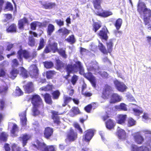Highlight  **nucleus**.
<instances>
[{"label": "nucleus", "mask_w": 151, "mask_h": 151, "mask_svg": "<svg viewBox=\"0 0 151 151\" xmlns=\"http://www.w3.org/2000/svg\"><path fill=\"white\" fill-rule=\"evenodd\" d=\"M45 44L44 39L42 38L40 39L39 43V45L38 46L37 50H40L42 49L44 47Z\"/></svg>", "instance_id": "37998d69"}, {"label": "nucleus", "mask_w": 151, "mask_h": 151, "mask_svg": "<svg viewBox=\"0 0 151 151\" xmlns=\"http://www.w3.org/2000/svg\"><path fill=\"white\" fill-rule=\"evenodd\" d=\"M65 69L68 75L79 71L80 74L83 75L85 77L90 81L93 86L95 87L96 83L95 77L90 72L84 73L83 68L80 62L77 61L73 65L68 64L67 65Z\"/></svg>", "instance_id": "f257e3e1"}, {"label": "nucleus", "mask_w": 151, "mask_h": 151, "mask_svg": "<svg viewBox=\"0 0 151 151\" xmlns=\"http://www.w3.org/2000/svg\"><path fill=\"white\" fill-rule=\"evenodd\" d=\"M52 117L54 120V123L57 124H59L60 122V121L59 117L58 116V115L59 114L58 112L55 111H52Z\"/></svg>", "instance_id": "412c9836"}, {"label": "nucleus", "mask_w": 151, "mask_h": 151, "mask_svg": "<svg viewBox=\"0 0 151 151\" xmlns=\"http://www.w3.org/2000/svg\"><path fill=\"white\" fill-rule=\"evenodd\" d=\"M65 40L71 44L74 43L76 41V39L73 35L69 36L67 38L65 39Z\"/></svg>", "instance_id": "2f4dec72"}, {"label": "nucleus", "mask_w": 151, "mask_h": 151, "mask_svg": "<svg viewBox=\"0 0 151 151\" xmlns=\"http://www.w3.org/2000/svg\"><path fill=\"white\" fill-rule=\"evenodd\" d=\"M56 72L53 70H50L47 71L46 73V77L47 78H51L53 75L55 74Z\"/></svg>", "instance_id": "49530a36"}, {"label": "nucleus", "mask_w": 151, "mask_h": 151, "mask_svg": "<svg viewBox=\"0 0 151 151\" xmlns=\"http://www.w3.org/2000/svg\"><path fill=\"white\" fill-rule=\"evenodd\" d=\"M101 0H93V3L94 8L96 9H99L100 7V3Z\"/></svg>", "instance_id": "58836bf2"}, {"label": "nucleus", "mask_w": 151, "mask_h": 151, "mask_svg": "<svg viewBox=\"0 0 151 151\" xmlns=\"http://www.w3.org/2000/svg\"><path fill=\"white\" fill-rule=\"evenodd\" d=\"M122 22V19L120 18H119L116 20L115 24V26L117 30H118L121 27Z\"/></svg>", "instance_id": "c9c22d12"}, {"label": "nucleus", "mask_w": 151, "mask_h": 151, "mask_svg": "<svg viewBox=\"0 0 151 151\" xmlns=\"http://www.w3.org/2000/svg\"><path fill=\"white\" fill-rule=\"evenodd\" d=\"M58 32L62 35V37L65 38L70 33V31L65 27L60 29L58 31Z\"/></svg>", "instance_id": "4be33fe9"}, {"label": "nucleus", "mask_w": 151, "mask_h": 151, "mask_svg": "<svg viewBox=\"0 0 151 151\" xmlns=\"http://www.w3.org/2000/svg\"><path fill=\"white\" fill-rule=\"evenodd\" d=\"M81 94L86 97H89L92 95V93L88 91L84 92V91H82Z\"/></svg>", "instance_id": "680f3d73"}, {"label": "nucleus", "mask_w": 151, "mask_h": 151, "mask_svg": "<svg viewBox=\"0 0 151 151\" xmlns=\"http://www.w3.org/2000/svg\"><path fill=\"white\" fill-rule=\"evenodd\" d=\"M132 151H149L150 149L147 147L142 146L140 147H138L137 146L135 145H132Z\"/></svg>", "instance_id": "4468645a"}, {"label": "nucleus", "mask_w": 151, "mask_h": 151, "mask_svg": "<svg viewBox=\"0 0 151 151\" xmlns=\"http://www.w3.org/2000/svg\"><path fill=\"white\" fill-rule=\"evenodd\" d=\"M135 124V121L132 118H130L128 120V125L129 127L132 126Z\"/></svg>", "instance_id": "4d7b16f0"}, {"label": "nucleus", "mask_w": 151, "mask_h": 151, "mask_svg": "<svg viewBox=\"0 0 151 151\" xmlns=\"http://www.w3.org/2000/svg\"><path fill=\"white\" fill-rule=\"evenodd\" d=\"M143 121L145 122H147L148 120H149L150 119L149 117L147 114L145 113L142 116Z\"/></svg>", "instance_id": "052dcab7"}, {"label": "nucleus", "mask_w": 151, "mask_h": 151, "mask_svg": "<svg viewBox=\"0 0 151 151\" xmlns=\"http://www.w3.org/2000/svg\"><path fill=\"white\" fill-rule=\"evenodd\" d=\"M25 91L27 93H30L33 92L34 91V87L33 83L32 82H29L26 85L23 86Z\"/></svg>", "instance_id": "9b49d317"}, {"label": "nucleus", "mask_w": 151, "mask_h": 151, "mask_svg": "<svg viewBox=\"0 0 151 151\" xmlns=\"http://www.w3.org/2000/svg\"><path fill=\"white\" fill-rule=\"evenodd\" d=\"M12 61V65L13 68L10 71L9 77L12 79H14L17 77L19 73V70L14 68L17 67L19 65V63L17 60L16 59H13Z\"/></svg>", "instance_id": "39448f33"}, {"label": "nucleus", "mask_w": 151, "mask_h": 151, "mask_svg": "<svg viewBox=\"0 0 151 151\" xmlns=\"http://www.w3.org/2000/svg\"><path fill=\"white\" fill-rule=\"evenodd\" d=\"M52 89V86L47 85L46 86H43L40 88V90L42 91H48Z\"/></svg>", "instance_id": "8fccbe9b"}, {"label": "nucleus", "mask_w": 151, "mask_h": 151, "mask_svg": "<svg viewBox=\"0 0 151 151\" xmlns=\"http://www.w3.org/2000/svg\"><path fill=\"white\" fill-rule=\"evenodd\" d=\"M60 93L58 90L54 91L52 93V98L54 99H57L60 96Z\"/></svg>", "instance_id": "79ce46f5"}, {"label": "nucleus", "mask_w": 151, "mask_h": 151, "mask_svg": "<svg viewBox=\"0 0 151 151\" xmlns=\"http://www.w3.org/2000/svg\"><path fill=\"white\" fill-rule=\"evenodd\" d=\"M16 96H19L22 95L23 92L18 87H17L16 89Z\"/></svg>", "instance_id": "3c124183"}, {"label": "nucleus", "mask_w": 151, "mask_h": 151, "mask_svg": "<svg viewBox=\"0 0 151 151\" xmlns=\"http://www.w3.org/2000/svg\"><path fill=\"white\" fill-rule=\"evenodd\" d=\"M78 80V76L76 75H74L72 77L71 82L73 85H75Z\"/></svg>", "instance_id": "bf43d9fd"}, {"label": "nucleus", "mask_w": 151, "mask_h": 151, "mask_svg": "<svg viewBox=\"0 0 151 151\" xmlns=\"http://www.w3.org/2000/svg\"><path fill=\"white\" fill-rule=\"evenodd\" d=\"M64 103L62 106H65L68 104L72 100V98L67 95H64L63 97Z\"/></svg>", "instance_id": "f704fd0d"}, {"label": "nucleus", "mask_w": 151, "mask_h": 151, "mask_svg": "<svg viewBox=\"0 0 151 151\" xmlns=\"http://www.w3.org/2000/svg\"><path fill=\"white\" fill-rule=\"evenodd\" d=\"M5 107V101L3 100H1L0 101V109L1 110H3L4 108Z\"/></svg>", "instance_id": "e2e57ef3"}, {"label": "nucleus", "mask_w": 151, "mask_h": 151, "mask_svg": "<svg viewBox=\"0 0 151 151\" xmlns=\"http://www.w3.org/2000/svg\"><path fill=\"white\" fill-rule=\"evenodd\" d=\"M114 83L117 89L119 91L124 92L127 88V87L123 83L120 82L117 80L114 81Z\"/></svg>", "instance_id": "6e6552de"}, {"label": "nucleus", "mask_w": 151, "mask_h": 151, "mask_svg": "<svg viewBox=\"0 0 151 151\" xmlns=\"http://www.w3.org/2000/svg\"><path fill=\"white\" fill-rule=\"evenodd\" d=\"M44 98L45 102L49 104H51L52 103L51 96L48 93H46L44 94Z\"/></svg>", "instance_id": "cd10ccee"}, {"label": "nucleus", "mask_w": 151, "mask_h": 151, "mask_svg": "<svg viewBox=\"0 0 151 151\" xmlns=\"http://www.w3.org/2000/svg\"><path fill=\"white\" fill-rule=\"evenodd\" d=\"M127 115H126L120 114L118 116L117 121L118 123L122 124L124 123L126 120Z\"/></svg>", "instance_id": "393cba45"}, {"label": "nucleus", "mask_w": 151, "mask_h": 151, "mask_svg": "<svg viewBox=\"0 0 151 151\" xmlns=\"http://www.w3.org/2000/svg\"><path fill=\"white\" fill-rule=\"evenodd\" d=\"M53 130L52 129L47 127L45 129L44 133L45 137L47 139H49L52 135Z\"/></svg>", "instance_id": "dca6fc26"}, {"label": "nucleus", "mask_w": 151, "mask_h": 151, "mask_svg": "<svg viewBox=\"0 0 151 151\" xmlns=\"http://www.w3.org/2000/svg\"><path fill=\"white\" fill-rule=\"evenodd\" d=\"M12 151H20L21 148L15 144H13L12 146Z\"/></svg>", "instance_id": "603ef678"}, {"label": "nucleus", "mask_w": 151, "mask_h": 151, "mask_svg": "<svg viewBox=\"0 0 151 151\" xmlns=\"http://www.w3.org/2000/svg\"><path fill=\"white\" fill-rule=\"evenodd\" d=\"M33 146L41 151H55V148L52 145L47 146L43 142H41L37 140L35 143L32 144Z\"/></svg>", "instance_id": "20e7f679"}, {"label": "nucleus", "mask_w": 151, "mask_h": 151, "mask_svg": "<svg viewBox=\"0 0 151 151\" xmlns=\"http://www.w3.org/2000/svg\"><path fill=\"white\" fill-rule=\"evenodd\" d=\"M117 134L118 137L120 139H125L126 138V133L125 131L118 127Z\"/></svg>", "instance_id": "f3484780"}, {"label": "nucleus", "mask_w": 151, "mask_h": 151, "mask_svg": "<svg viewBox=\"0 0 151 151\" xmlns=\"http://www.w3.org/2000/svg\"><path fill=\"white\" fill-rule=\"evenodd\" d=\"M55 22L60 27L63 26L64 24V21L60 19H56L55 20Z\"/></svg>", "instance_id": "69168bd1"}, {"label": "nucleus", "mask_w": 151, "mask_h": 151, "mask_svg": "<svg viewBox=\"0 0 151 151\" xmlns=\"http://www.w3.org/2000/svg\"><path fill=\"white\" fill-rule=\"evenodd\" d=\"M57 45L58 44L57 43H54L52 45H50V49L52 50L53 52H55L56 51L58 50Z\"/></svg>", "instance_id": "6e6d98bb"}, {"label": "nucleus", "mask_w": 151, "mask_h": 151, "mask_svg": "<svg viewBox=\"0 0 151 151\" xmlns=\"http://www.w3.org/2000/svg\"><path fill=\"white\" fill-rule=\"evenodd\" d=\"M20 117V120L21 122L22 125L23 127L25 126L27 124V119L26 116V110H25L21 113L19 114Z\"/></svg>", "instance_id": "2eb2a0df"}, {"label": "nucleus", "mask_w": 151, "mask_h": 151, "mask_svg": "<svg viewBox=\"0 0 151 151\" xmlns=\"http://www.w3.org/2000/svg\"><path fill=\"white\" fill-rule=\"evenodd\" d=\"M133 110L134 111V115L137 116H139L141 112L140 110L136 108H133Z\"/></svg>", "instance_id": "338daca9"}, {"label": "nucleus", "mask_w": 151, "mask_h": 151, "mask_svg": "<svg viewBox=\"0 0 151 151\" xmlns=\"http://www.w3.org/2000/svg\"><path fill=\"white\" fill-rule=\"evenodd\" d=\"M17 58L19 61L23 63V57L26 59H27L31 57L29 53L26 50H19L17 52Z\"/></svg>", "instance_id": "423d86ee"}, {"label": "nucleus", "mask_w": 151, "mask_h": 151, "mask_svg": "<svg viewBox=\"0 0 151 151\" xmlns=\"http://www.w3.org/2000/svg\"><path fill=\"white\" fill-rule=\"evenodd\" d=\"M58 52L60 55L63 58H67V55L65 53V50L63 49H61L58 50Z\"/></svg>", "instance_id": "09e8293b"}, {"label": "nucleus", "mask_w": 151, "mask_h": 151, "mask_svg": "<svg viewBox=\"0 0 151 151\" xmlns=\"http://www.w3.org/2000/svg\"><path fill=\"white\" fill-rule=\"evenodd\" d=\"M38 22H32L31 24V27L32 29L33 30H35L36 29V27L38 26Z\"/></svg>", "instance_id": "13d9d810"}, {"label": "nucleus", "mask_w": 151, "mask_h": 151, "mask_svg": "<svg viewBox=\"0 0 151 151\" xmlns=\"http://www.w3.org/2000/svg\"><path fill=\"white\" fill-rule=\"evenodd\" d=\"M89 66H87V68L88 71H93L98 69L99 67L98 64L96 62H93Z\"/></svg>", "instance_id": "6ab92c4d"}, {"label": "nucleus", "mask_w": 151, "mask_h": 151, "mask_svg": "<svg viewBox=\"0 0 151 151\" xmlns=\"http://www.w3.org/2000/svg\"><path fill=\"white\" fill-rule=\"evenodd\" d=\"M93 30L96 32L101 27V25L98 22H95L93 24Z\"/></svg>", "instance_id": "de8ad7c7"}, {"label": "nucleus", "mask_w": 151, "mask_h": 151, "mask_svg": "<svg viewBox=\"0 0 151 151\" xmlns=\"http://www.w3.org/2000/svg\"><path fill=\"white\" fill-rule=\"evenodd\" d=\"M44 8L46 9H50L54 7L55 4L54 3L45 2L42 4Z\"/></svg>", "instance_id": "b1692460"}, {"label": "nucleus", "mask_w": 151, "mask_h": 151, "mask_svg": "<svg viewBox=\"0 0 151 151\" xmlns=\"http://www.w3.org/2000/svg\"><path fill=\"white\" fill-rule=\"evenodd\" d=\"M35 44V39L33 37H29L28 44L31 47L34 46Z\"/></svg>", "instance_id": "a18cd8bd"}, {"label": "nucleus", "mask_w": 151, "mask_h": 151, "mask_svg": "<svg viewBox=\"0 0 151 151\" xmlns=\"http://www.w3.org/2000/svg\"><path fill=\"white\" fill-rule=\"evenodd\" d=\"M106 125L107 129L110 130L114 128L115 124L112 120L109 119L106 123Z\"/></svg>", "instance_id": "bb28decb"}, {"label": "nucleus", "mask_w": 151, "mask_h": 151, "mask_svg": "<svg viewBox=\"0 0 151 151\" xmlns=\"http://www.w3.org/2000/svg\"><path fill=\"white\" fill-rule=\"evenodd\" d=\"M29 74L32 77L36 78L38 74L37 68L35 65H31L29 68Z\"/></svg>", "instance_id": "0eeeda50"}, {"label": "nucleus", "mask_w": 151, "mask_h": 151, "mask_svg": "<svg viewBox=\"0 0 151 151\" xmlns=\"http://www.w3.org/2000/svg\"><path fill=\"white\" fill-rule=\"evenodd\" d=\"M8 89V88L5 87L3 88H1L0 90V93L3 94H4L6 93Z\"/></svg>", "instance_id": "774afa93"}, {"label": "nucleus", "mask_w": 151, "mask_h": 151, "mask_svg": "<svg viewBox=\"0 0 151 151\" xmlns=\"http://www.w3.org/2000/svg\"><path fill=\"white\" fill-rule=\"evenodd\" d=\"M9 126H12V129L11 132L12 134L13 135L12 136H13L15 132L18 131V127L16 124L11 123H9Z\"/></svg>", "instance_id": "c85d7f7f"}, {"label": "nucleus", "mask_w": 151, "mask_h": 151, "mask_svg": "<svg viewBox=\"0 0 151 151\" xmlns=\"http://www.w3.org/2000/svg\"><path fill=\"white\" fill-rule=\"evenodd\" d=\"M80 113V111L78 107H74L70 111V114L72 116Z\"/></svg>", "instance_id": "a878e982"}, {"label": "nucleus", "mask_w": 151, "mask_h": 151, "mask_svg": "<svg viewBox=\"0 0 151 151\" xmlns=\"http://www.w3.org/2000/svg\"><path fill=\"white\" fill-rule=\"evenodd\" d=\"M115 108L119 111L122 110L126 111L127 110L126 105L124 103H121L119 105L115 106Z\"/></svg>", "instance_id": "7c9ffc66"}, {"label": "nucleus", "mask_w": 151, "mask_h": 151, "mask_svg": "<svg viewBox=\"0 0 151 151\" xmlns=\"http://www.w3.org/2000/svg\"><path fill=\"white\" fill-rule=\"evenodd\" d=\"M77 134L74 132L73 130L71 129L68 132L67 136V139L69 141H73L75 140L77 138Z\"/></svg>", "instance_id": "ddd939ff"}, {"label": "nucleus", "mask_w": 151, "mask_h": 151, "mask_svg": "<svg viewBox=\"0 0 151 151\" xmlns=\"http://www.w3.org/2000/svg\"><path fill=\"white\" fill-rule=\"evenodd\" d=\"M112 93L111 87L109 85H105L104 91L103 93L102 97L103 99H108L111 96H112L111 99L113 102L119 101L122 99L121 97L117 94L114 93L111 95Z\"/></svg>", "instance_id": "7ed1b4c3"}, {"label": "nucleus", "mask_w": 151, "mask_h": 151, "mask_svg": "<svg viewBox=\"0 0 151 151\" xmlns=\"http://www.w3.org/2000/svg\"><path fill=\"white\" fill-rule=\"evenodd\" d=\"M55 30L54 26L52 24H49L48 26L47 33L48 35L50 36Z\"/></svg>", "instance_id": "72a5a7b5"}, {"label": "nucleus", "mask_w": 151, "mask_h": 151, "mask_svg": "<svg viewBox=\"0 0 151 151\" xmlns=\"http://www.w3.org/2000/svg\"><path fill=\"white\" fill-rule=\"evenodd\" d=\"M99 74L104 78H107L109 77V74L105 71H100L99 72Z\"/></svg>", "instance_id": "5fc2aeb1"}, {"label": "nucleus", "mask_w": 151, "mask_h": 151, "mask_svg": "<svg viewBox=\"0 0 151 151\" xmlns=\"http://www.w3.org/2000/svg\"><path fill=\"white\" fill-rule=\"evenodd\" d=\"M45 67L46 68H50L54 65L53 63L51 61H46L43 62Z\"/></svg>", "instance_id": "ea45409f"}, {"label": "nucleus", "mask_w": 151, "mask_h": 151, "mask_svg": "<svg viewBox=\"0 0 151 151\" xmlns=\"http://www.w3.org/2000/svg\"><path fill=\"white\" fill-rule=\"evenodd\" d=\"M31 101L33 106L32 110V114L34 116L40 114L39 108H42L44 106L42 99L39 95L35 94L32 95Z\"/></svg>", "instance_id": "f03ea898"}, {"label": "nucleus", "mask_w": 151, "mask_h": 151, "mask_svg": "<svg viewBox=\"0 0 151 151\" xmlns=\"http://www.w3.org/2000/svg\"><path fill=\"white\" fill-rule=\"evenodd\" d=\"M108 32V31L106 28L105 27L102 28L101 30L98 33L100 38L105 41H106L108 39V36L107 35Z\"/></svg>", "instance_id": "1a4fd4ad"}, {"label": "nucleus", "mask_w": 151, "mask_h": 151, "mask_svg": "<svg viewBox=\"0 0 151 151\" xmlns=\"http://www.w3.org/2000/svg\"><path fill=\"white\" fill-rule=\"evenodd\" d=\"M108 52L109 53H111L112 50V47L113 46L112 40H110L106 43Z\"/></svg>", "instance_id": "e433bc0d"}, {"label": "nucleus", "mask_w": 151, "mask_h": 151, "mask_svg": "<svg viewBox=\"0 0 151 151\" xmlns=\"http://www.w3.org/2000/svg\"><path fill=\"white\" fill-rule=\"evenodd\" d=\"M92 108V106L91 105L89 104L85 107L84 109L87 112L90 113V111L91 110Z\"/></svg>", "instance_id": "0e129e2a"}, {"label": "nucleus", "mask_w": 151, "mask_h": 151, "mask_svg": "<svg viewBox=\"0 0 151 151\" xmlns=\"http://www.w3.org/2000/svg\"><path fill=\"white\" fill-rule=\"evenodd\" d=\"M30 137L28 135L24 134L20 137V140L22 141V145L24 147L26 145L28 140L29 139Z\"/></svg>", "instance_id": "5701e85b"}, {"label": "nucleus", "mask_w": 151, "mask_h": 151, "mask_svg": "<svg viewBox=\"0 0 151 151\" xmlns=\"http://www.w3.org/2000/svg\"><path fill=\"white\" fill-rule=\"evenodd\" d=\"M143 14L144 20L145 22L149 21L151 17V10L150 9L147 8L142 12Z\"/></svg>", "instance_id": "f8f14e48"}, {"label": "nucleus", "mask_w": 151, "mask_h": 151, "mask_svg": "<svg viewBox=\"0 0 151 151\" xmlns=\"http://www.w3.org/2000/svg\"><path fill=\"white\" fill-rule=\"evenodd\" d=\"M56 62V65L58 69H61L64 67V63L60 60L57 59Z\"/></svg>", "instance_id": "4c0bfd02"}, {"label": "nucleus", "mask_w": 151, "mask_h": 151, "mask_svg": "<svg viewBox=\"0 0 151 151\" xmlns=\"http://www.w3.org/2000/svg\"><path fill=\"white\" fill-rule=\"evenodd\" d=\"M134 137L135 142L138 144H142L144 142V139L138 133H136Z\"/></svg>", "instance_id": "a211bd4d"}, {"label": "nucleus", "mask_w": 151, "mask_h": 151, "mask_svg": "<svg viewBox=\"0 0 151 151\" xmlns=\"http://www.w3.org/2000/svg\"><path fill=\"white\" fill-rule=\"evenodd\" d=\"M99 50L104 54H107L108 52L105 47L99 41V44L98 46Z\"/></svg>", "instance_id": "c756f323"}, {"label": "nucleus", "mask_w": 151, "mask_h": 151, "mask_svg": "<svg viewBox=\"0 0 151 151\" xmlns=\"http://www.w3.org/2000/svg\"><path fill=\"white\" fill-rule=\"evenodd\" d=\"M28 20L27 19L24 18L23 19L20 20L18 22V25L19 28L20 29H22L23 28L24 24L27 23Z\"/></svg>", "instance_id": "473e14b6"}, {"label": "nucleus", "mask_w": 151, "mask_h": 151, "mask_svg": "<svg viewBox=\"0 0 151 151\" xmlns=\"http://www.w3.org/2000/svg\"><path fill=\"white\" fill-rule=\"evenodd\" d=\"M99 14L103 17H106L112 15V13L110 11H105L101 13H100Z\"/></svg>", "instance_id": "c03bdc74"}, {"label": "nucleus", "mask_w": 151, "mask_h": 151, "mask_svg": "<svg viewBox=\"0 0 151 151\" xmlns=\"http://www.w3.org/2000/svg\"><path fill=\"white\" fill-rule=\"evenodd\" d=\"M13 9V7L12 4L9 2H8L6 4V6L5 7V10H8L11 11Z\"/></svg>", "instance_id": "864d4df0"}, {"label": "nucleus", "mask_w": 151, "mask_h": 151, "mask_svg": "<svg viewBox=\"0 0 151 151\" xmlns=\"http://www.w3.org/2000/svg\"><path fill=\"white\" fill-rule=\"evenodd\" d=\"M94 135V130L89 129L86 131V134L83 137V139L86 142H89Z\"/></svg>", "instance_id": "9d476101"}, {"label": "nucleus", "mask_w": 151, "mask_h": 151, "mask_svg": "<svg viewBox=\"0 0 151 151\" xmlns=\"http://www.w3.org/2000/svg\"><path fill=\"white\" fill-rule=\"evenodd\" d=\"M8 32H15L16 31V27L15 24H13L9 26L7 29Z\"/></svg>", "instance_id": "a19ab883"}, {"label": "nucleus", "mask_w": 151, "mask_h": 151, "mask_svg": "<svg viewBox=\"0 0 151 151\" xmlns=\"http://www.w3.org/2000/svg\"><path fill=\"white\" fill-rule=\"evenodd\" d=\"M147 8H146L145 4L143 2L139 1L137 6V10L140 14L142 12Z\"/></svg>", "instance_id": "aec40b11"}]
</instances>
